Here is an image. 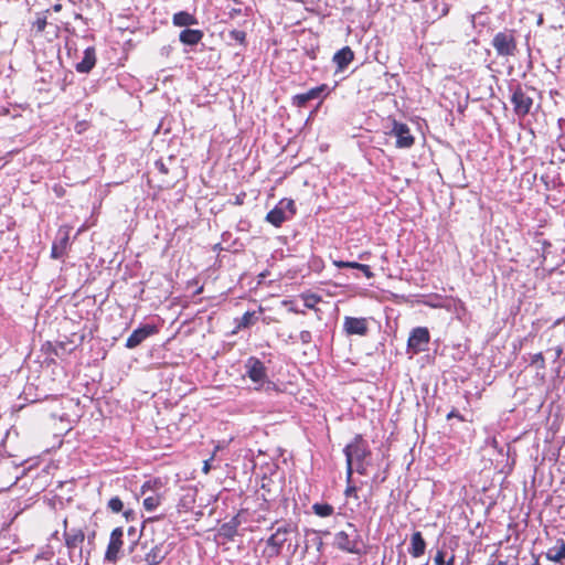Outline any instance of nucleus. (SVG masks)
I'll return each mask as SVG.
<instances>
[{
	"label": "nucleus",
	"instance_id": "nucleus-1",
	"mask_svg": "<svg viewBox=\"0 0 565 565\" xmlns=\"http://www.w3.org/2000/svg\"><path fill=\"white\" fill-rule=\"evenodd\" d=\"M344 455L347 458V479L350 482L353 473V460L356 461V472L360 475L366 473L364 460L371 456V450L367 443L362 435H355L353 440L345 446Z\"/></svg>",
	"mask_w": 565,
	"mask_h": 565
},
{
	"label": "nucleus",
	"instance_id": "nucleus-2",
	"mask_svg": "<svg viewBox=\"0 0 565 565\" xmlns=\"http://www.w3.org/2000/svg\"><path fill=\"white\" fill-rule=\"evenodd\" d=\"M298 534L299 530L297 524L285 522L267 539L264 555L267 558L278 557L285 544L288 543L289 548L291 539L298 536Z\"/></svg>",
	"mask_w": 565,
	"mask_h": 565
},
{
	"label": "nucleus",
	"instance_id": "nucleus-3",
	"mask_svg": "<svg viewBox=\"0 0 565 565\" xmlns=\"http://www.w3.org/2000/svg\"><path fill=\"white\" fill-rule=\"evenodd\" d=\"M334 545L338 550L345 553H361V535L353 523H347V527L344 530L335 533Z\"/></svg>",
	"mask_w": 565,
	"mask_h": 565
},
{
	"label": "nucleus",
	"instance_id": "nucleus-4",
	"mask_svg": "<svg viewBox=\"0 0 565 565\" xmlns=\"http://www.w3.org/2000/svg\"><path fill=\"white\" fill-rule=\"evenodd\" d=\"M491 45L498 56L511 57L518 53L516 30L504 29L494 34Z\"/></svg>",
	"mask_w": 565,
	"mask_h": 565
},
{
	"label": "nucleus",
	"instance_id": "nucleus-5",
	"mask_svg": "<svg viewBox=\"0 0 565 565\" xmlns=\"http://www.w3.org/2000/svg\"><path fill=\"white\" fill-rule=\"evenodd\" d=\"M529 90L534 92L535 89L533 87L524 89L521 85H516L511 96L513 111L520 118H524L530 114L534 103L533 97L529 94Z\"/></svg>",
	"mask_w": 565,
	"mask_h": 565
},
{
	"label": "nucleus",
	"instance_id": "nucleus-6",
	"mask_svg": "<svg viewBox=\"0 0 565 565\" xmlns=\"http://www.w3.org/2000/svg\"><path fill=\"white\" fill-rule=\"evenodd\" d=\"M430 342V333L426 327L414 328L407 340V351L413 355L427 350Z\"/></svg>",
	"mask_w": 565,
	"mask_h": 565
},
{
	"label": "nucleus",
	"instance_id": "nucleus-7",
	"mask_svg": "<svg viewBox=\"0 0 565 565\" xmlns=\"http://www.w3.org/2000/svg\"><path fill=\"white\" fill-rule=\"evenodd\" d=\"M388 135L396 138V148L408 149L415 145V137L412 135L409 127L396 119H392V129Z\"/></svg>",
	"mask_w": 565,
	"mask_h": 565
},
{
	"label": "nucleus",
	"instance_id": "nucleus-8",
	"mask_svg": "<svg viewBox=\"0 0 565 565\" xmlns=\"http://www.w3.org/2000/svg\"><path fill=\"white\" fill-rule=\"evenodd\" d=\"M143 555L136 554L132 556L135 565H159L166 557L162 546L152 544L150 547L145 543L142 544Z\"/></svg>",
	"mask_w": 565,
	"mask_h": 565
},
{
	"label": "nucleus",
	"instance_id": "nucleus-9",
	"mask_svg": "<svg viewBox=\"0 0 565 565\" xmlns=\"http://www.w3.org/2000/svg\"><path fill=\"white\" fill-rule=\"evenodd\" d=\"M124 546V529L115 527L109 535V542L105 552V561L115 564L120 556Z\"/></svg>",
	"mask_w": 565,
	"mask_h": 565
},
{
	"label": "nucleus",
	"instance_id": "nucleus-10",
	"mask_svg": "<svg viewBox=\"0 0 565 565\" xmlns=\"http://www.w3.org/2000/svg\"><path fill=\"white\" fill-rule=\"evenodd\" d=\"M159 329L154 324H143L142 327L132 331L126 341L127 349H135L140 345L147 338L154 335Z\"/></svg>",
	"mask_w": 565,
	"mask_h": 565
},
{
	"label": "nucleus",
	"instance_id": "nucleus-11",
	"mask_svg": "<svg viewBox=\"0 0 565 565\" xmlns=\"http://www.w3.org/2000/svg\"><path fill=\"white\" fill-rule=\"evenodd\" d=\"M246 374L254 382L263 384L267 379L265 364L256 356H250L246 361Z\"/></svg>",
	"mask_w": 565,
	"mask_h": 565
},
{
	"label": "nucleus",
	"instance_id": "nucleus-12",
	"mask_svg": "<svg viewBox=\"0 0 565 565\" xmlns=\"http://www.w3.org/2000/svg\"><path fill=\"white\" fill-rule=\"evenodd\" d=\"M343 329L348 335H366L369 331L367 320L365 318L345 317Z\"/></svg>",
	"mask_w": 565,
	"mask_h": 565
},
{
	"label": "nucleus",
	"instance_id": "nucleus-13",
	"mask_svg": "<svg viewBox=\"0 0 565 565\" xmlns=\"http://www.w3.org/2000/svg\"><path fill=\"white\" fill-rule=\"evenodd\" d=\"M249 12L250 8H244L239 0H224L223 13L231 21L239 17H248Z\"/></svg>",
	"mask_w": 565,
	"mask_h": 565
},
{
	"label": "nucleus",
	"instance_id": "nucleus-14",
	"mask_svg": "<svg viewBox=\"0 0 565 565\" xmlns=\"http://www.w3.org/2000/svg\"><path fill=\"white\" fill-rule=\"evenodd\" d=\"M70 232H71L70 226L64 225V226L60 227L58 241L54 242L52 245V249H51L52 258L58 259L65 254L66 248L68 246V242H70Z\"/></svg>",
	"mask_w": 565,
	"mask_h": 565
},
{
	"label": "nucleus",
	"instance_id": "nucleus-15",
	"mask_svg": "<svg viewBox=\"0 0 565 565\" xmlns=\"http://www.w3.org/2000/svg\"><path fill=\"white\" fill-rule=\"evenodd\" d=\"M85 340V332L84 331H74L71 333L70 338H66V340L57 341L54 348V353L58 354V349L62 351H73L78 345H81Z\"/></svg>",
	"mask_w": 565,
	"mask_h": 565
},
{
	"label": "nucleus",
	"instance_id": "nucleus-16",
	"mask_svg": "<svg viewBox=\"0 0 565 565\" xmlns=\"http://www.w3.org/2000/svg\"><path fill=\"white\" fill-rule=\"evenodd\" d=\"M354 60V52L350 46H344L337 51L332 57L335 64V73L343 72Z\"/></svg>",
	"mask_w": 565,
	"mask_h": 565
},
{
	"label": "nucleus",
	"instance_id": "nucleus-17",
	"mask_svg": "<svg viewBox=\"0 0 565 565\" xmlns=\"http://www.w3.org/2000/svg\"><path fill=\"white\" fill-rule=\"evenodd\" d=\"M327 88L328 86L326 84H321L306 93L297 94L292 97V104L297 107H305L309 100L320 97V95L324 93Z\"/></svg>",
	"mask_w": 565,
	"mask_h": 565
},
{
	"label": "nucleus",
	"instance_id": "nucleus-18",
	"mask_svg": "<svg viewBox=\"0 0 565 565\" xmlns=\"http://www.w3.org/2000/svg\"><path fill=\"white\" fill-rule=\"evenodd\" d=\"M96 61V50L94 46H89L84 51L83 60L75 65V70L78 73H89L94 68Z\"/></svg>",
	"mask_w": 565,
	"mask_h": 565
},
{
	"label": "nucleus",
	"instance_id": "nucleus-19",
	"mask_svg": "<svg viewBox=\"0 0 565 565\" xmlns=\"http://www.w3.org/2000/svg\"><path fill=\"white\" fill-rule=\"evenodd\" d=\"M426 541L423 537L422 532L416 531L411 536V546L408 553L414 557L418 558L425 554Z\"/></svg>",
	"mask_w": 565,
	"mask_h": 565
},
{
	"label": "nucleus",
	"instance_id": "nucleus-20",
	"mask_svg": "<svg viewBox=\"0 0 565 565\" xmlns=\"http://www.w3.org/2000/svg\"><path fill=\"white\" fill-rule=\"evenodd\" d=\"M64 540H65V544L68 548H77L79 547L84 540H85V534H84V531L82 529H71L70 531H65L64 532Z\"/></svg>",
	"mask_w": 565,
	"mask_h": 565
},
{
	"label": "nucleus",
	"instance_id": "nucleus-21",
	"mask_svg": "<svg viewBox=\"0 0 565 565\" xmlns=\"http://www.w3.org/2000/svg\"><path fill=\"white\" fill-rule=\"evenodd\" d=\"M166 482L160 477H153L146 480L140 487V494L146 495L148 493H162Z\"/></svg>",
	"mask_w": 565,
	"mask_h": 565
},
{
	"label": "nucleus",
	"instance_id": "nucleus-22",
	"mask_svg": "<svg viewBox=\"0 0 565 565\" xmlns=\"http://www.w3.org/2000/svg\"><path fill=\"white\" fill-rule=\"evenodd\" d=\"M203 32L196 29H184L179 35L181 43L185 45H196L203 39Z\"/></svg>",
	"mask_w": 565,
	"mask_h": 565
},
{
	"label": "nucleus",
	"instance_id": "nucleus-23",
	"mask_svg": "<svg viewBox=\"0 0 565 565\" xmlns=\"http://www.w3.org/2000/svg\"><path fill=\"white\" fill-rule=\"evenodd\" d=\"M545 556L548 561L555 563H562L565 561V541L563 539H558L556 541V546L548 548Z\"/></svg>",
	"mask_w": 565,
	"mask_h": 565
},
{
	"label": "nucleus",
	"instance_id": "nucleus-24",
	"mask_svg": "<svg viewBox=\"0 0 565 565\" xmlns=\"http://www.w3.org/2000/svg\"><path fill=\"white\" fill-rule=\"evenodd\" d=\"M142 497H143L142 507L148 512H151V511H154L156 509H158L164 499L163 493H148Z\"/></svg>",
	"mask_w": 565,
	"mask_h": 565
},
{
	"label": "nucleus",
	"instance_id": "nucleus-25",
	"mask_svg": "<svg viewBox=\"0 0 565 565\" xmlns=\"http://www.w3.org/2000/svg\"><path fill=\"white\" fill-rule=\"evenodd\" d=\"M172 22L175 26H190L198 24V19L186 11H179L173 14Z\"/></svg>",
	"mask_w": 565,
	"mask_h": 565
},
{
	"label": "nucleus",
	"instance_id": "nucleus-26",
	"mask_svg": "<svg viewBox=\"0 0 565 565\" xmlns=\"http://www.w3.org/2000/svg\"><path fill=\"white\" fill-rule=\"evenodd\" d=\"M287 220L284 207L277 205L270 210L266 215V221L275 227H280L281 224Z\"/></svg>",
	"mask_w": 565,
	"mask_h": 565
},
{
	"label": "nucleus",
	"instance_id": "nucleus-27",
	"mask_svg": "<svg viewBox=\"0 0 565 565\" xmlns=\"http://www.w3.org/2000/svg\"><path fill=\"white\" fill-rule=\"evenodd\" d=\"M312 511L320 518H328L333 514L334 508L329 503H315L312 505Z\"/></svg>",
	"mask_w": 565,
	"mask_h": 565
},
{
	"label": "nucleus",
	"instance_id": "nucleus-28",
	"mask_svg": "<svg viewBox=\"0 0 565 565\" xmlns=\"http://www.w3.org/2000/svg\"><path fill=\"white\" fill-rule=\"evenodd\" d=\"M255 321H256L255 312L254 311H246L242 316L239 321L237 322V326H236L235 330L233 331V333H236L241 329H245V328L250 327L252 324L255 323Z\"/></svg>",
	"mask_w": 565,
	"mask_h": 565
},
{
	"label": "nucleus",
	"instance_id": "nucleus-29",
	"mask_svg": "<svg viewBox=\"0 0 565 565\" xmlns=\"http://www.w3.org/2000/svg\"><path fill=\"white\" fill-rule=\"evenodd\" d=\"M47 12H49V10H46L42 13H39L36 15L35 21L32 23V30L35 31V34H40L45 30V28L47 25Z\"/></svg>",
	"mask_w": 565,
	"mask_h": 565
},
{
	"label": "nucleus",
	"instance_id": "nucleus-30",
	"mask_svg": "<svg viewBox=\"0 0 565 565\" xmlns=\"http://www.w3.org/2000/svg\"><path fill=\"white\" fill-rule=\"evenodd\" d=\"M300 297L303 300L305 307L308 309H316V306L321 301V296L317 294L306 292Z\"/></svg>",
	"mask_w": 565,
	"mask_h": 565
},
{
	"label": "nucleus",
	"instance_id": "nucleus-31",
	"mask_svg": "<svg viewBox=\"0 0 565 565\" xmlns=\"http://www.w3.org/2000/svg\"><path fill=\"white\" fill-rule=\"evenodd\" d=\"M228 36L232 40H234L236 43H238L239 45H243V46L247 45L245 31L234 29V30L230 31Z\"/></svg>",
	"mask_w": 565,
	"mask_h": 565
},
{
	"label": "nucleus",
	"instance_id": "nucleus-32",
	"mask_svg": "<svg viewBox=\"0 0 565 565\" xmlns=\"http://www.w3.org/2000/svg\"><path fill=\"white\" fill-rule=\"evenodd\" d=\"M107 508L113 513H120L124 510V502L119 497L116 495L109 499Z\"/></svg>",
	"mask_w": 565,
	"mask_h": 565
},
{
	"label": "nucleus",
	"instance_id": "nucleus-33",
	"mask_svg": "<svg viewBox=\"0 0 565 565\" xmlns=\"http://www.w3.org/2000/svg\"><path fill=\"white\" fill-rule=\"evenodd\" d=\"M278 205L284 207V211L287 210L290 213V216H294L297 213L295 201L291 199H282Z\"/></svg>",
	"mask_w": 565,
	"mask_h": 565
},
{
	"label": "nucleus",
	"instance_id": "nucleus-34",
	"mask_svg": "<svg viewBox=\"0 0 565 565\" xmlns=\"http://www.w3.org/2000/svg\"><path fill=\"white\" fill-rule=\"evenodd\" d=\"M531 365L537 369H545V359L543 356V353L539 352L533 354L531 358Z\"/></svg>",
	"mask_w": 565,
	"mask_h": 565
},
{
	"label": "nucleus",
	"instance_id": "nucleus-35",
	"mask_svg": "<svg viewBox=\"0 0 565 565\" xmlns=\"http://www.w3.org/2000/svg\"><path fill=\"white\" fill-rule=\"evenodd\" d=\"M333 265L337 268H353L359 269L361 267V263L358 262H344V260H333Z\"/></svg>",
	"mask_w": 565,
	"mask_h": 565
},
{
	"label": "nucleus",
	"instance_id": "nucleus-36",
	"mask_svg": "<svg viewBox=\"0 0 565 565\" xmlns=\"http://www.w3.org/2000/svg\"><path fill=\"white\" fill-rule=\"evenodd\" d=\"M299 339L303 344H308L312 341V334L308 330H302L299 334Z\"/></svg>",
	"mask_w": 565,
	"mask_h": 565
},
{
	"label": "nucleus",
	"instance_id": "nucleus-37",
	"mask_svg": "<svg viewBox=\"0 0 565 565\" xmlns=\"http://www.w3.org/2000/svg\"><path fill=\"white\" fill-rule=\"evenodd\" d=\"M446 418L449 420L451 418H457L459 422H465V417L456 409L452 408L446 416Z\"/></svg>",
	"mask_w": 565,
	"mask_h": 565
},
{
	"label": "nucleus",
	"instance_id": "nucleus-38",
	"mask_svg": "<svg viewBox=\"0 0 565 565\" xmlns=\"http://www.w3.org/2000/svg\"><path fill=\"white\" fill-rule=\"evenodd\" d=\"M359 270H361L367 279H372L374 277V273L371 270L369 265L362 264L361 267H359Z\"/></svg>",
	"mask_w": 565,
	"mask_h": 565
},
{
	"label": "nucleus",
	"instance_id": "nucleus-39",
	"mask_svg": "<svg viewBox=\"0 0 565 565\" xmlns=\"http://www.w3.org/2000/svg\"><path fill=\"white\" fill-rule=\"evenodd\" d=\"M435 565H444L445 564V552L439 550L436 552L434 557Z\"/></svg>",
	"mask_w": 565,
	"mask_h": 565
},
{
	"label": "nucleus",
	"instance_id": "nucleus-40",
	"mask_svg": "<svg viewBox=\"0 0 565 565\" xmlns=\"http://www.w3.org/2000/svg\"><path fill=\"white\" fill-rule=\"evenodd\" d=\"M356 491H358V489H356V487H355V486L348 484V487H347V488H345V490H344V495H345L347 498H350V497L358 498V495H356Z\"/></svg>",
	"mask_w": 565,
	"mask_h": 565
},
{
	"label": "nucleus",
	"instance_id": "nucleus-41",
	"mask_svg": "<svg viewBox=\"0 0 565 565\" xmlns=\"http://www.w3.org/2000/svg\"><path fill=\"white\" fill-rule=\"evenodd\" d=\"M87 126H88L87 121H78L75 125L74 129L77 134H82L84 130H86Z\"/></svg>",
	"mask_w": 565,
	"mask_h": 565
},
{
	"label": "nucleus",
	"instance_id": "nucleus-42",
	"mask_svg": "<svg viewBox=\"0 0 565 565\" xmlns=\"http://www.w3.org/2000/svg\"><path fill=\"white\" fill-rule=\"evenodd\" d=\"M156 168L162 173V174H167L168 173V168L166 167L164 162L162 160H157L156 161Z\"/></svg>",
	"mask_w": 565,
	"mask_h": 565
},
{
	"label": "nucleus",
	"instance_id": "nucleus-43",
	"mask_svg": "<svg viewBox=\"0 0 565 565\" xmlns=\"http://www.w3.org/2000/svg\"><path fill=\"white\" fill-rule=\"evenodd\" d=\"M213 458H214V455H212L210 459H207V460H205V461H204V465H203L202 471H203L205 475H207V473L210 472V470H211V465H210V462H211V460H213Z\"/></svg>",
	"mask_w": 565,
	"mask_h": 565
},
{
	"label": "nucleus",
	"instance_id": "nucleus-44",
	"mask_svg": "<svg viewBox=\"0 0 565 565\" xmlns=\"http://www.w3.org/2000/svg\"><path fill=\"white\" fill-rule=\"evenodd\" d=\"M231 530H232V529H231L227 524H224V525L222 526V531H223V533H224L225 535H227V536H231V535H232V534H231Z\"/></svg>",
	"mask_w": 565,
	"mask_h": 565
},
{
	"label": "nucleus",
	"instance_id": "nucleus-45",
	"mask_svg": "<svg viewBox=\"0 0 565 565\" xmlns=\"http://www.w3.org/2000/svg\"><path fill=\"white\" fill-rule=\"evenodd\" d=\"M370 255H371V252L365 250V252H363V253H361L359 255V258L360 259H367Z\"/></svg>",
	"mask_w": 565,
	"mask_h": 565
},
{
	"label": "nucleus",
	"instance_id": "nucleus-46",
	"mask_svg": "<svg viewBox=\"0 0 565 565\" xmlns=\"http://www.w3.org/2000/svg\"><path fill=\"white\" fill-rule=\"evenodd\" d=\"M316 540H317V547H318V550H320L321 546L323 545V542L320 537H317Z\"/></svg>",
	"mask_w": 565,
	"mask_h": 565
},
{
	"label": "nucleus",
	"instance_id": "nucleus-47",
	"mask_svg": "<svg viewBox=\"0 0 565 565\" xmlns=\"http://www.w3.org/2000/svg\"><path fill=\"white\" fill-rule=\"evenodd\" d=\"M454 562H455V559H454V556H452L449 561H447V562L445 561L444 565H454Z\"/></svg>",
	"mask_w": 565,
	"mask_h": 565
},
{
	"label": "nucleus",
	"instance_id": "nucleus-48",
	"mask_svg": "<svg viewBox=\"0 0 565 565\" xmlns=\"http://www.w3.org/2000/svg\"><path fill=\"white\" fill-rule=\"evenodd\" d=\"M54 11H60L62 9L61 4H54L53 6Z\"/></svg>",
	"mask_w": 565,
	"mask_h": 565
},
{
	"label": "nucleus",
	"instance_id": "nucleus-49",
	"mask_svg": "<svg viewBox=\"0 0 565 565\" xmlns=\"http://www.w3.org/2000/svg\"><path fill=\"white\" fill-rule=\"evenodd\" d=\"M495 565H505L503 561H499Z\"/></svg>",
	"mask_w": 565,
	"mask_h": 565
},
{
	"label": "nucleus",
	"instance_id": "nucleus-50",
	"mask_svg": "<svg viewBox=\"0 0 565 565\" xmlns=\"http://www.w3.org/2000/svg\"><path fill=\"white\" fill-rule=\"evenodd\" d=\"M203 290V287H200L196 291V294H200Z\"/></svg>",
	"mask_w": 565,
	"mask_h": 565
},
{
	"label": "nucleus",
	"instance_id": "nucleus-51",
	"mask_svg": "<svg viewBox=\"0 0 565 565\" xmlns=\"http://www.w3.org/2000/svg\"><path fill=\"white\" fill-rule=\"evenodd\" d=\"M297 546H298L297 544L294 546V548H292V553H295V552H296Z\"/></svg>",
	"mask_w": 565,
	"mask_h": 565
}]
</instances>
